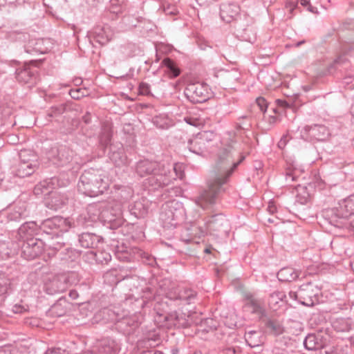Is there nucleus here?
Returning <instances> with one entry per match:
<instances>
[{
    "label": "nucleus",
    "mask_w": 354,
    "mask_h": 354,
    "mask_svg": "<svg viewBox=\"0 0 354 354\" xmlns=\"http://www.w3.org/2000/svg\"><path fill=\"white\" fill-rule=\"evenodd\" d=\"M205 252H207V253H210V250H209V249H206V250H205Z\"/></svg>",
    "instance_id": "bb28decb"
},
{
    "label": "nucleus",
    "mask_w": 354,
    "mask_h": 354,
    "mask_svg": "<svg viewBox=\"0 0 354 354\" xmlns=\"http://www.w3.org/2000/svg\"><path fill=\"white\" fill-rule=\"evenodd\" d=\"M8 290V283L5 279L0 277V295L4 294Z\"/></svg>",
    "instance_id": "6ab92c4d"
},
{
    "label": "nucleus",
    "mask_w": 354,
    "mask_h": 354,
    "mask_svg": "<svg viewBox=\"0 0 354 354\" xmlns=\"http://www.w3.org/2000/svg\"><path fill=\"white\" fill-rule=\"evenodd\" d=\"M151 167L148 162H140L137 167V171L141 176L148 174L151 171Z\"/></svg>",
    "instance_id": "4468645a"
},
{
    "label": "nucleus",
    "mask_w": 354,
    "mask_h": 354,
    "mask_svg": "<svg viewBox=\"0 0 354 354\" xmlns=\"http://www.w3.org/2000/svg\"><path fill=\"white\" fill-rule=\"evenodd\" d=\"M299 276V273L292 268H284L277 274L278 279L281 281H292Z\"/></svg>",
    "instance_id": "423d86ee"
},
{
    "label": "nucleus",
    "mask_w": 354,
    "mask_h": 354,
    "mask_svg": "<svg viewBox=\"0 0 354 354\" xmlns=\"http://www.w3.org/2000/svg\"><path fill=\"white\" fill-rule=\"evenodd\" d=\"M239 8L235 4L225 5L223 7L221 11L222 18L227 21H230L239 13Z\"/></svg>",
    "instance_id": "0eeeda50"
},
{
    "label": "nucleus",
    "mask_w": 354,
    "mask_h": 354,
    "mask_svg": "<svg viewBox=\"0 0 354 354\" xmlns=\"http://www.w3.org/2000/svg\"><path fill=\"white\" fill-rule=\"evenodd\" d=\"M318 290L312 285H306L299 290V299L303 305L313 306L318 302Z\"/></svg>",
    "instance_id": "7ed1b4c3"
},
{
    "label": "nucleus",
    "mask_w": 354,
    "mask_h": 354,
    "mask_svg": "<svg viewBox=\"0 0 354 354\" xmlns=\"http://www.w3.org/2000/svg\"><path fill=\"white\" fill-rule=\"evenodd\" d=\"M17 78L19 82L29 83L32 77L30 72L28 69H24L17 73Z\"/></svg>",
    "instance_id": "ddd939ff"
},
{
    "label": "nucleus",
    "mask_w": 354,
    "mask_h": 354,
    "mask_svg": "<svg viewBox=\"0 0 354 354\" xmlns=\"http://www.w3.org/2000/svg\"><path fill=\"white\" fill-rule=\"evenodd\" d=\"M37 167L36 163H26L24 162L20 165L18 169V175L21 177H25L30 175L35 171Z\"/></svg>",
    "instance_id": "9d476101"
},
{
    "label": "nucleus",
    "mask_w": 354,
    "mask_h": 354,
    "mask_svg": "<svg viewBox=\"0 0 354 354\" xmlns=\"http://www.w3.org/2000/svg\"><path fill=\"white\" fill-rule=\"evenodd\" d=\"M286 296L283 292L276 291L273 292L269 299V305L272 308L276 309L280 302H285Z\"/></svg>",
    "instance_id": "6e6552de"
},
{
    "label": "nucleus",
    "mask_w": 354,
    "mask_h": 354,
    "mask_svg": "<svg viewBox=\"0 0 354 354\" xmlns=\"http://www.w3.org/2000/svg\"><path fill=\"white\" fill-rule=\"evenodd\" d=\"M245 308L253 313H257L259 315L263 314V308L261 301L252 295L248 296Z\"/></svg>",
    "instance_id": "39448f33"
},
{
    "label": "nucleus",
    "mask_w": 354,
    "mask_h": 354,
    "mask_svg": "<svg viewBox=\"0 0 354 354\" xmlns=\"http://www.w3.org/2000/svg\"><path fill=\"white\" fill-rule=\"evenodd\" d=\"M289 295L291 298L294 299H299V292H290L289 293Z\"/></svg>",
    "instance_id": "412c9836"
},
{
    "label": "nucleus",
    "mask_w": 354,
    "mask_h": 354,
    "mask_svg": "<svg viewBox=\"0 0 354 354\" xmlns=\"http://www.w3.org/2000/svg\"><path fill=\"white\" fill-rule=\"evenodd\" d=\"M342 208L345 209V212L348 214H354V196H351L348 198L344 200L341 204Z\"/></svg>",
    "instance_id": "9b49d317"
},
{
    "label": "nucleus",
    "mask_w": 354,
    "mask_h": 354,
    "mask_svg": "<svg viewBox=\"0 0 354 354\" xmlns=\"http://www.w3.org/2000/svg\"><path fill=\"white\" fill-rule=\"evenodd\" d=\"M71 96L74 99H80L87 95V91L84 88L72 89L70 91Z\"/></svg>",
    "instance_id": "2eb2a0df"
},
{
    "label": "nucleus",
    "mask_w": 354,
    "mask_h": 354,
    "mask_svg": "<svg viewBox=\"0 0 354 354\" xmlns=\"http://www.w3.org/2000/svg\"><path fill=\"white\" fill-rule=\"evenodd\" d=\"M310 0H301V4L304 6H306L309 4Z\"/></svg>",
    "instance_id": "5701e85b"
},
{
    "label": "nucleus",
    "mask_w": 354,
    "mask_h": 354,
    "mask_svg": "<svg viewBox=\"0 0 354 354\" xmlns=\"http://www.w3.org/2000/svg\"><path fill=\"white\" fill-rule=\"evenodd\" d=\"M139 93L143 95H147L150 93V88L147 84L141 83L139 86Z\"/></svg>",
    "instance_id": "a211bd4d"
},
{
    "label": "nucleus",
    "mask_w": 354,
    "mask_h": 354,
    "mask_svg": "<svg viewBox=\"0 0 354 354\" xmlns=\"http://www.w3.org/2000/svg\"><path fill=\"white\" fill-rule=\"evenodd\" d=\"M269 208H270V209H273V207H272L270 205L269 206Z\"/></svg>",
    "instance_id": "c85d7f7f"
},
{
    "label": "nucleus",
    "mask_w": 354,
    "mask_h": 354,
    "mask_svg": "<svg viewBox=\"0 0 354 354\" xmlns=\"http://www.w3.org/2000/svg\"><path fill=\"white\" fill-rule=\"evenodd\" d=\"M106 257L104 258L105 262H108L111 259V256L109 254H105Z\"/></svg>",
    "instance_id": "b1692460"
},
{
    "label": "nucleus",
    "mask_w": 354,
    "mask_h": 354,
    "mask_svg": "<svg viewBox=\"0 0 354 354\" xmlns=\"http://www.w3.org/2000/svg\"><path fill=\"white\" fill-rule=\"evenodd\" d=\"M276 102H277V105L279 106L285 107L287 106L286 102H285L283 100H277Z\"/></svg>",
    "instance_id": "4be33fe9"
},
{
    "label": "nucleus",
    "mask_w": 354,
    "mask_h": 354,
    "mask_svg": "<svg viewBox=\"0 0 354 354\" xmlns=\"http://www.w3.org/2000/svg\"><path fill=\"white\" fill-rule=\"evenodd\" d=\"M229 151L223 149L218 156L214 167V179L209 185V189L205 191L199 197L200 205L205 207L206 203L211 204L214 201L215 196L221 185L225 183L230 175L232 168L229 166Z\"/></svg>",
    "instance_id": "f257e3e1"
},
{
    "label": "nucleus",
    "mask_w": 354,
    "mask_h": 354,
    "mask_svg": "<svg viewBox=\"0 0 354 354\" xmlns=\"http://www.w3.org/2000/svg\"><path fill=\"white\" fill-rule=\"evenodd\" d=\"M256 102L257 105L259 106L261 111L264 112L266 111L268 104L266 102V100L263 97H257L256 100Z\"/></svg>",
    "instance_id": "f3484780"
},
{
    "label": "nucleus",
    "mask_w": 354,
    "mask_h": 354,
    "mask_svg": "<svg viewBox=\"0 0 354 354\" xmlns=\"http://www.w3.org/2000/svg\"><path fill=\"white\" fill-rule=\"evenodd\" d=\"M116 0H111V12H120V9H118L115 6H116Z\"/></svg>",
    "instance_id": "aec40b11"
},
{
    "label": "nucleus",
    "mask_w": 354,
    "mask_h": 354,
    "mask_svg": "<svg viewBox=\"0 0 354 354\" xmlns=\"http://www.w3.org/2000/svg\"><path fill=\"white\" fill-rule=\"evenodd\" d=\"M38 255V252H35L34 254H30V258H35V257H37Z\"/></svg>",
    "instance_id": "a878e982"
},
{
    "label": "nucleus",
    "mask_w": 354,
    "mask_h": 354,
    "mask_svg": "<svg viewBox=\"0 0 354 354\" xmlns=\"http://www.w3.org/2000/svg\"><path fill=\"white\" fill-rule=\"evenodd\" d=\"M297 198L301 204H306L310 201L311 195L306 187L299 185L297 187Z\"/></svg>",
    "instance_id": "1a4fd4ad"
},
{
    "label": "nucleus",
    "mask_w": 354,
    "mask_h": 354,
    "mask_svg": "<svg viewBox=\"0 0 354 354\" xmlns=\"http://www.w3.org/2000/svg\"><path fill=\"white\" fill-rule=\"evenodd\" d=\"M162 63L170 70L174 77H176L180 75V70L171 59L169 58L165 59Z\"/></svg>",
    "instance_id": "f8f14e48"
},
{
    "label": "nucleus",
    "mask_w": 354,
    "mask_h": 354,
    "mask_svg": "<svg viewBox=\"0 0 354 354\" xmlns=\"http://www.w3.org/2000/svg\"><path fill=\"white\" fill-rule=\"evenodd\" d=\"M326 344V337L321 333L308 335L304 341V345L308 350H318Z\"/></svg>",
    "instance_id": "20e7f679"
},
{
    "label": "nucleus",
    "mask_w": 354,
    "mask_h": 354,
    "mask_svg": "<svg viewBox=\"0 0 354 354\" xmlns=\"http://www.w3.org/2000/svg\"><path fill=\"white\" fill-rule=\"evenodd\" d=\"M269 208H270V209H273V207H272L270 205L269 206Z\"/></svg>",
    "instance_id": "c756f323"
},
{
    "label": "nucleus",
    "mask_w": 354,
    "mask_h": 354,
    "mask_svg": "<svg viewBox=\"0 0 354 354\" xmlns=\"http://www.w3.org/2000/svg\"><path fill=\"white\" fill-rule=\"evenodd\" d=\"M286 145V142L283 140H281L279 142V146L281 147L282 146H284Z\"/></svg>",
    "instance_id": "393cba45"
},
{
    "label": "nucleus",
    "mask_w": 354,
    "mask_h": 354,
    "mask_svg": "<svg viewBox=\"0 0 354 354\" xmlns=\"http://www.w3.org/2000/svg\"><path fill=\"white\" fill-rule=\"evenodd\" d=\"M236 167V164L234 163L233 164V168Z\"/></svg>",
    "instance_id": "cd10ccee"
},
{
    "label": "nucleus",
    "mask_w": 354,
    "mask_h": 354,
    "mask_svg": "<svg viewBox=\"0 0 354 354\" xmlns=\"http://www.w3.org/2000/svg\"><path fill=\"white\" fill-rule=\"evenodd\" d=\"M185 94L190 102L201 103L208 97L207 86L199 82L190 84L186 87Z\"/></svg>",
    "instance_id": "f03ea898"
},
{
    "label": "nucleus",
    "mask_w": 354,
    "mask_h": 354,
    "mask_svg": "<svg viewBox=\"0 0 354 354\" xmlns=\"http://www.w3.org/2000/svg\"><path fill=\"white\" fill-rule=\"evenodd\" d=\"M256 335V333L254 332H250L246 334L245 335V339L248 342V344L251 346V347H256L259 345V344L257 342H256L254 339V336Z\"/></svg>",
    "instance_id": "dca6fc26"
}]
</instances>
